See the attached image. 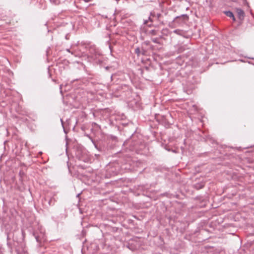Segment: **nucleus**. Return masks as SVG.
Returning a JSON list of instances; mask_svg holds the SVG:
<instances>
[{
  "instance_id": "7",
  "label": "nucleus",
  "mask_w": 254,
  "mask_h": 254,
  "mask_svg": "<svg viewBox=\"0 0 254 254\" xmlns=\"http://www.w3.org/2000/svg\"><path fill=\"white\" fill-rule=\"evenodd\" d=\"M36 240H37V241H38V239L37 237H36Z\"/></svg>"
},
{
  "instance_id": "2",
  "label": "nucleus",
  "mask_w": 254,
  "mask_h": 254,
  "mask_svg": "<svg viewBox=\"0 0 254 254\" xmlns=\"http://www.w3.org/2000/svg\"><path fill=\"white\" fill-rule=\"evenodd\" d=\"M225 14H226L227 16H228L230 17H231V18L233 17V16H234L233 13L230 11H226Z\"/></svg>"
},
{
  "instance_id": "3",
  "label": "nucleus",
  "mask_w": 254,
  "mask_h": 254,
  "mask_svg": "<svg viewBox=\"0 0 254 254\" xmlns=\"http://www.w3.org/2000/svg\"><path fill=\"white\" fill-rule=\"evenodd\" d=\"M174 32L175 33H177V34H180V32H181V31L179 30H174Z\"/></svg>"
},
{
  "instance_id": "8",
  "label": "nucleus",
  "mask_w": 254,
  "mask_h": 254,
  "mask_svg": "<svg viewBox=\"0 0 254 254\" xmlns=\"http://www.w3.org/2000/svg\"><path fill=\"white\" fill-rule=\"evenodd\" d=\"M117 1H118L119 0H116Z\"/></svg>"
},
{
  "instance_id": "4",
  "label": "nucleus",
  "mask_w": 254,
  "mask_h": 254,
  "mask_svg": "<svg viewBox=\"0 0 254 254\" xmlns=\"http://www.w3.org/2000/svg\"><path fill=\"white\" fill-rule=\"evenodd\" d=\"M136 52H137V53H139V50L138 48H137L136 50H135Z\"/></svg>"
},
{
  "instance_id": "6",
  "label": "nucleus",
  "mask_w": 254,
  "mask_h": 254,
  "mask_svg": "<svg viewBox=\"0 0 254 254\" xmlns=\"http://www.w3.org/2000/svg\"><path fill=\"white\" fill-rule=\"evenodd\" d=\"M232 19H233L234 21H235L236 20V19H235V18L234 17V15L233 16V17H232Z\"/></svg>"
},
{
  "instance_id": "5",
  "label": "nucleus",
  "mask_w": 254,
  "mask_h": 254,
  "mask_svg": "<svg viewBox=\"0 0 254 254\" xmlns=\"http://www.w3.org/2000/svg\"><path fill=\"white\" fill-rule=\"evenodd\" d=\"M232 19H233L234 21H235L236 20V19H235V18L234 17V15L233 16V17H232Z\"/></svg>"
},
{
  "instance_id": "1",
  "label": "nucleus",
  "mask_w": 254,
  "mask_h": 254,
  "mask_svg": "<svg viewBox=\"0 0 254 254\" xmlns=\"http://www.w3.org/2000/svg\"><path fill=\"white\" fill-rule=\"evenodd\" d=\"M236 12L237 13V16L240 20H243L245 17V13L244 11L239 8H236Z\"/></svg>"
}]
</instances>
